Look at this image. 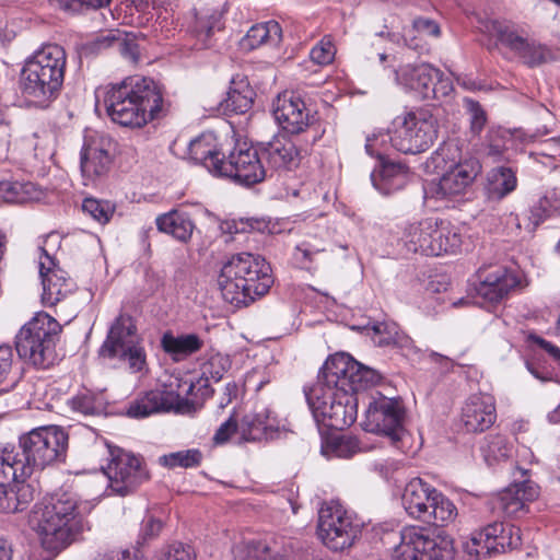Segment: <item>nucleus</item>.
I'll return each mask as SVG.
<instances>
[{"instance_id": "nucleus-1", "label": "nucleus", "mask_w": 560, "mask_h": 560, "mask_svg": "<svg viewBox=\"0 0 560 560\" xmlns=\"http://www.w3.org/2000/svg\"><path fill=\"white\" fill-rule=\"evenodd\" d=\"M95 95L114 122L130 128H140L158 118L164 105L162 86L141 75L98 88Z\"/></svg>"}, {"instance_id": "nucleus-2", "label": "nucleus", "mask_w": 560, "mask_h": 560, "mask_svg": "<svg viewBox=\"0 0 560 560\" xmlns=\"http://www.w3.org/2000/svg\"><path fill=\"white\" fill-rule=\"evenodd\" d=\"M67 67V52L57 44L42 46L25 61L20 72L19 89L25 102L47 108L61 92Z\"/></svg>"}, {"instance_id": "nucleus-3", "label": "nucleus", "mask_w": 560, "mask_h": 560, "mask_svg": "<svg viewBox=\"0 0 560 560\" xmlns=\"http://www.w3.org/2000/svg\"><path fill=\"white\" fill-rule=\"evenodd\" d=\"M273 283L270 265L260 256L241 253L221 268L218 284L228 303L241 307L265 295Z\"/></svg>"}, {"instance_id": "nucleus-4", "label": "nucleus", "mask_w": 560, "mask_h": 560, "mask_svg": "<svg viewBox=\"0 0 560 560\" xmlns=\"http://www.w3.org/2000/svg\"><path fill=\"white\" fill-rule=\"evenodd\" d=\"M79 495L71 489L60 488L43 498L33 511L44 549L59 552L71 541L72 522L81 512Z\"/></svg>"}, {"instance_id": "nucleus-5", "label": "nucleus", "mask_w": 560, "mask_h": 560, "mask_svg": "<svg viewBox=\"0 0 560 560\" xmlns=\"http://www.w3.org/2000/svg\"><path fill=\"white\" fill-rule=\"evenodd\" d=\"M203 396L209 393L205 383L199 389ZM202 407V394L195 393L192 381L170 376L160 387L140 393L127 408L130 418H145L154 413L171 412L188 415Z\"/></svg>"}, {"instance_id": "nucleus-6", "label": "nucleus", "mask_w": 560, "mask_h": 560, "mask_svg": "<svg viewBox=\"0 0 560 560\" xmlns=\"http://www.w3.org/2000/svg\"><path fill=\"white\" fill-rule=\"evenodd\" d=\"M401 242L410 253L435 257L456 253L462 246V235L451 223L428 217L407 222Z\"/></svg>"}, {"instance_id": "nucleus-7", "label": "nucleus", "mask_w": 560, "mask_h": 560, "mask_svg": "<svg viewBox=\"0 0 560 560\" xmlns=\"http://www.w3.org/2000/svg\"><path fill=\"white\" fill-rule=\"evenodd\" d=\"M61 325L49 314L38 312L15 336L19 357L36 368L48 369L56 359V343Z\"/></svg>"}, {"instance_id": "nucleus-8", "label": "nucleus", "mask_w": 560, "mask_h": 560, "mask_svg": "<svg viewBox=\"0 0 560 560\" xmlns=\"http://www.w3.org/2000/svg\"><path fill=\"white\" fill-rule=\"evenodd\" d=\"M401 502L410 517L434 526H446L457 516L455 504L421 478L405 486Z\"/></svg>"}, {"instance_id": "nucleus-9", "label": "nucleus", "mask_w": 560, "mask_h": 560, "mask_svg": "<svg viewBox=\"0 0 560 560\" xmlns=\"http://www.w3.org/2000/svg\"><path fill=\"white\" fill-rule=\"evenodd\" d=\"M382 375L362 365L343 353L330 355L312 386H322L323 392L360 393L377 385Z\"/></svg>"}, {"instance_id": "nucleus-10", "label": "nucleus", "mask_w": 560, "mask_h": 560, "mask_svg": "<svg viewBox=\"0 0 560 560\" xmlns=\"http://www.w3.org/2000/svg\"><path fill=\"white\" fill-rule=\"evenodd\" d=\"M392 147L404 154H418L432 147L438 138V119L424 108L398 115L388 132Z\"/></svg>"}, {"instance_id": "nucleus-11", "label": "nucleus", "mask_w": 560, "mask_h": 560, "mask_svg": "<svg viewBox=\"0 0 560 560\" xmlns=\"http://www.w3.org/2000/svg\"><path fill=\"white\" fill-rule=\"evenodd\" d=\"M68 434L58 427H40L19 438L20 455L30 476L35 470L63 462L68 448Z\"/></svg>"}, {"instance_id": "nucleus-12", "label": "nucleus", "mask_w": 560, "mask_h": 560, "mask_svg": "<svg viewBox=\"0 0 560 560\" xmlns=\"http://www.w3.org/2000/svg\"><path fill=\"white\" fill-rule=\"evenodd\" d=\"M303 392L317 424L343 430L357 420L359 393L323 392L322 386H305Z\"/></svg>"}, {"instance_id": "nucleus-13", "label": "nucleus", "mask_w": 560, "mask_h": 560, "mask_svg": "<svg viewBox=\"0 0 560 560\" xmlns=\"http://www.w3.org/2000/svg\"><path fill=\"white\" fill-rule=\"evenodd\" d=\"M100 355L127 362L132 373L144 370L147 354L136 320L131 315L121 312L114 319L100 348Z\"/></svg>"}, {"instance_id": "nucleus-14", "label": "nucleus", "mask_w": 560, "mask_h": 560, "mask_svg": "<svg viewBox=\"0 0 560 560\" xmlns=\"http://www.w3.org/2000/svg\"><path fill=\"white\" fill-rule=\"evenodd\" d=\"M365 410L362 427L365 431L384 435L393 446L404 450L408 433L404 427L405 409L400 400L388 398L376 392Z\"/></svg>"}, {"instance_id": "nucleus-15", "label": "nucleus", "mask_w": 560, "mask_h": 560, "mask_svg": "<svg viewBox=\"0 0 560 560\" xmlns=\"http://www.w3.org/2000/svg\"><path fill=\"white\" fill-rule=\"evenodd\" d=\"M108 453L109 460L104 468V474L114 493L126 497L150 480V470L141 455L110 446H108Z\"/></svg>"}, {"instance_id": "nucleus-16", "label": "nucleus", "mask_w": 560, "mask_h": 560, "mask_svg": "<svg viewBox=\"0 0 560 560\" xmlns=\"http://www.w3.org/2000/svg\"><path fill=\"white\" fill-rule=\"evenodd\" d=\"M228 147L226 158L222 161L218 175L250 187L266 179L268 168L264 165L260 150L243 141H233Z\"/></svg>"}, {"instance_id": "nucleus-17", "label": "nucleus", "mask_w": 560, "mask_h": 560, "mask_svg": "<svg viewBox=\"0 0 560 560\" xmlns=\"http://www.w3.org/2000/svg\"><path fill=\"white\" fill-rule=\"evenodd\" d=\"M317 528L323 544L334 551L351 547L361 533V525L352 513L332 501L319 510Z\"/></svg>"}, {"instance_id": "nucleus-18", "label": "nucleus", "mask_w": 560, "mask_h": 560, "mask_svg": "<svg viewBox=\"0 0 560 560\" xmlns=\"http://www.w3.org/2000/svg\"><path fill=\"white\" fill-rule=\"evenodd\" d=\"M521 546V529L512 524L494 522L475 530L464 542V550L477 558L491 557Z\"/></svg>"}, {"instance_id": "nucleus-19", "label": "nucleus", "mask_w": 560, "mask_h": 560, "mask_svg": "<svg viewBox=\"0 0 560 560\" xmlns=\"http://www.w3.org/2000/svg\"><path fill=\"white\" fill-rule=\"evenodd\" d=\"M273 116L281 128L291 135L306 132L311 135L307 147L313 145L320 137L315 126L314 116L306 107L304 100L292 91L280 93L273 102Z\"/></svg>"}, {"instance_id": "nucleus-20", "label": "nucleus", "mask_w": 560, "mask_h": 560, "mask_svg": "<svg viewBox=\"0 0 560 560\" xmlns=\"http://www.w3.org/2000/svg\"><path fill=\"white\" fill-rule=\"evenodd\" d=\"M482 170L481 163L474 156L460 158L445 165V172L438 182L430 184L429 190L438 199L465 195Z\"/></svg>"}, {"instance_id": "nucleus-21", "label": "nucleus", "mask_w": 560, "mask_h": 560, "mask_svg": "<svg viewBox=\"0 0 560 560\" xmlns=\"http://www.w3.org/2000/svg\"><path fill=\"white\" fill-rule=\"evenodd\" d=\"M115 148L116 142L107 135L96 133L85 138L80 159L81 172L85 180L95 182L107 175Z\"/></svg>"}, {"instance_id": "nucleus-22", "label": "nucleus", "mask_w": 560, "mask_h": 560, "mask_svg": "<svg viewBox=\"0 0 560 560\" xmlns=\"http://www.w3.org/2000/svg\"><path fill=\"white\" fill-rule=\"evenodd\" d=\"M38 260L39 276L43 284L42 302L54 306L74 290V282L62 270L56 258L49 255L45 247H40Z\"/></svg>"}, {"instance_id": "nucleus-23", "label": "nucleus", "mask_w": 560, "mask_h": 560, "mask_svg": "<svg viewBox=\"0 0 560 560\" xmlns=\"http://www.w3.org/2000/svg\"><path fill=\"white\" fill-rule=\"evenodd\" d=\"M441 548L429 530L420 526H407L400 533V544L390 555V560H439Z\"/></svg>"}, {"instance_id": "nucleus-24", "label": "nucleus", "mask_w": 560, "mask_h": 560, "mask_svg": "<svg viewBox=\"0 0 560 560\" xmlns=\"http://www.w3.org/2000/svg\"><path fill=\"white\" fill-rule=\"evenodd\" d=\"M478 296L489 303H499L518 285V278L505 266L489 264L481 266L477 271Z\"/></svg>"}, {"instance_id": "nucleus-25", "label": "nucleus", "mask_w": 560, "mask_h": 560, "mask_svg": "<svg viewBox=\"0 0 560 560\" xmlns=\"http://www.w3.org/2000/svg\"><path fill=\"white\" fill-rule=\"evenodd\" d=\"M232 141H220L211 132H202L190 140L187 148V154L191 161L205 166L210 173L218 175L222 161L226 158L228 147Z\"/></svg>"}, {"instance_id": "nucleus-26", "label": "nucleus", "mask_w": 560, "mask_h": 560, "mask_svg": "<svg viewBox=\"0 0 560 560\" xmlns=\"http://www.w3.org/2000/svg\"><path fill=\"white\" fill-rule=\"evenodd\" d=\"M260 152L270 170L291 171L300 165L307 148L299 147L291 139L277 138L261 147Z\"/></svg>"}, {"instance_id": "nucleus-27", "label": "nucleus", "mask_w": 560, "mask_h": 560, "mask_svg": "<svg viewBox=\"0 0 560 560\" xmlns=\"http://www.w3.org/2000/svg\"><path fill=\"white\" fill-rule=\"evenodd\" d=\"M495 405L490 396L472 395L462 409V424L470 433L486 431L495 422Z\"/></svg>"}, {"instance_id": "nucleus-28", "label": "nucleus", "mask_w": 560, "mask_h": 560, "mask_svg": "<svg viewBox=\"0 0 560 560\" xmlns=\"http://www.w3.org/2000/svg\"><path fill=\"white\" fill-rule=\"evenodd\" d=\"M538 495L539 487L534 481L529 479H524L520 482L514 481L498 494L495 506L506 516H517Z\"/></svg>"}, {"instance_id": "nucleus-29", "label": "nucleus", "mask_w": 560, "mask_h": 560, "mask_svg": "<svg viewBox=\"0 0 560 560\" xmlns=\"http://www.w3.org/2000/svg\"><path fill=\"white\" fill-rule=\"evenodd\" d=\"M280 429V420L269 407H258L255 412L243 418L240 432L243 440L255 442L272 440Z\"/></svg>"}, {"instance_id": "nucleus-30", "label": "nucleus", "mask_w": 560, "mask_h": 560, "mask_svg": "<svg viewBox=\"0 0 560 560\" xmlns=\"http://www.w3.org/2000/svg\"><path fill=\"white\" fill-rule=\"evenodd\" d=\"M477 28L488 37V49L495 48L501 44L516 55L526 39L509 21L480 19Z\"/></svg>"}, {"instance_id": "nucleus-31", "label": "nucleus", "mask_w": 560, "mask_h": 560, "mask_svg": "<svg viewBox=\"0 0 560 560\" xmlns=\"http://www.w3.org/2000/svg\"><path fill=\"white\" fill-rule=\"evenodd\" d=\"M435 77H439V69L424 62L407 63L396 70L397 82L422 100H430V93H433L431 85Z\"/></svg>"}, {"instance_id": "nucleus-32", "label": "nucleus", "mask_w": 560, "mask_h": 560, "mask_svg": "<svg viewBox=\"0 0 560 560\" xmlns=\"http://www.w3.org/2000/svg\"><path fill=\"white\" fill-rule=\"evenodd\" d=\"M373 186L383 195L402 189L409 182V168L401 163L382 160L371 174Z\"/></svg>"}, {"instance_id": "nucleus-33", "label": "nucleus", "mask_w": 560, "mask_h": 560, "mask_svg": "<svg viewBox=\"0 0 560 560\" xmlns=\"http://www.w3.org/2000/svg\"><path fill=\"white\" fill-rule=\"evenodd\" d=\"M30 477L19 447L13 444L0 447V487L11 486L13 481H25Z\"/></svg>"}, {"instance_id": "nucleus-34", "label": "nucleus", "mask_w": 560, "mask_h": 560, "mask_svg": "<svg viewBox=\"0 0 560 560\" xmlns=\"http://www.w3.org/2000/svg\"><path fill=\"white\" fill-rule=\"evenodd\" d=\"M155 223L161 233L168 234L182 243H187L191 238L195 229L189 215L177 210L160 214Z\"/></svg>"}, {"instance_id": "nucleus-35", "label": "nucleus", "mask_w": 560, "mask_h": 560, "mask_svg": "<svg viewBox=\"0 0 560 560\" xmlns=\"http://www.w3.org/2000/svg\"><path fill=\"white\" fill-rule=\"evenodd\" d=\"M161 345L163 350L170 354L174 361L178 362L198 352L203 347V340L195 334L175 337L166 332L162 337Z\"/></svg>"}, {"instance_id": "nucleus-36", "label": "nucleus", "mask_w": 560, "mask_h": 560, "mask_svg": "<svg viewBox=\"0 0 560 560\" xmlns=\"http://www.w3.org/2000/svg\"><path fill=\"white\" fill-rule=\"evenodd\" d=\"M255 92L247 79L243 75H235L225 98V108L235 114L247 113L254 102Z\"/></svg>"}, {"instance_id": "nucleus-37", "label": "nucleus", "mask_w": 560, "mask_h": 560, "mask_svg": "<svg viewBox=\"0 0 560 560\" xmlns=\"http://www.w3.org/2000/svg\"><path fill=\"white\" fill-rule=\"evenodd\" d=\"M480 452L488 466L508 460L514 452L513 441L503 434H488L480 446Z\"/></svg>"}, {"instance_id": "nucleus-38", "label": "nucleus", "mask_w": 560, "mask_h": 560, "mask_svg": "<svg viewBox=\"0 0 560 560\" xmlns=\"http://www.w3.org/2000/svg\"><path fill=\"white\" fill-rule=\"evenodd\" d=\"M231 368V360L230 357L222 353H214L211 354L201 365V377L192 384L195 386V393L198 395L203 394L202 390L199 389L200 383H205L207 386L209 393L207 395H202V404L205 402L206 398L211 396L212 389L209 386V381L219 382L223 375L230 370Z\"/></svg>"}, {"instance_id": "nucleus-39", "label": "nucleus", "mask_w": 560, "mask_h": 560, "mask_svg": "<svg viewBox=\"0 0 560 560\" xmlns=\"http://www.w3.org/2000/svg\"><path fill=\"white\" fill-rule=\"evenodd\" d=\"M42 191L31 182L1 180L0 199L7 203H27L42 198Z\"/></svg>"}, {"instance_id": "nucleus-40", "label": "nucleus", "mask_w": 560, "mask_h": 560, "mask_svg": "<svg viewBox=\"0 0 560 560\" xmlns=\"http://www.w3.org/2000/svg\"><path fill=\"white\" fill-rule=\"evenodd\" d=\"M245 560H295L291 545H280L277 541L253 540L247 544Z\"/></svg>"}, {"instance_id": "nucleus-41", "label": "nucleus", "mask_w": 560, "mask_h": 560, "mask_svg": "<svg viewBox=\"0 0 560 560\" xmlns=\"http://www.w3.org/2000/svg\"><path fill=\"white\" fill-rule=\"evenodd\" d=\"M516 172L512 167L498 166L488 173V195L501 200L516 189Z\"/></svg>"}, {"instance_id": "nucleus-42", "label": "nucleus", "mask_w": 560, "mask_h": 560, "mask_svg": "<svg viewBox=\"0 0 560 560\" xmlns=\"http://www.w3.org/2000/svg\"><path fill=\"white\" fill-rule=\"evenodd\" d=\"M282 37V28L277 21L270 20L265 23L253 25L243 39L244 47L248 49L258 48L261 45H277Z\"/></svg>"}, {"instance_id": "nucleus-43", "label": "nucleus", "mask_w": 560, "mask_h": 560, "mask_svg": "<svg viewBox=\"0 0 560 560\" xmlns=\"http://www.w3.org/2000/svg\"><path fill=\"white\" fill-rule=\"evenodd\" d=\"M20 381V372L11 346H0V396L12 392Z\"/></svg>"}, {"instance_id": "nucleus-44", "label": "nucleus", "mask_w": 560, "mask_h": 560, "mask_svg": "<svg viewBox=\"0 0 560 560\" xmlns=\"http://www.w3.org/2000/svg\"><path fill=\"white\" fill-rule=\"evenodd\" d=\"M375 332L374 341L380 347H397L409 349L412 347V339L401 331L396 323H378L373 327Z\"/></svg>"}, {"instance_id": "nucleus-45", "label": "nucleus", "mask_w": 560, "mask_h": 560, "mask_svg": "<svg viewBox=\"0 0 560 560\" xmlns=\"http://www.w3.org/2000/svg\"><path fill=\"white\" fill-rule=\"evenodd\" d=\"M559 212L560 199L557 197L556 192L545 195L530 207L527 229L535 231L540 223Z\"/></svg>"}, {"instance_id": "nucleus-46", "label": "nucleus", "mask_w": 560, "mask_h": 560, "mask_svg": "<svg viewBox=\"0 0 560 560\" xmlns=\"http://www.w3.org/2000/svg\"><path fill=\"white\" fill-rule=\"evenodd\" d=\"M203 455L198 448L183 450L165 454L159 458V463L170 469L174 468H196L202 463Z\"/></svg>"}, {"instance_id": "nucleus-47", "label": "nucleus", "mask_w": 560, "mask_h": 560, "mask_svg": "<svg viewBox=\"0 0 560 560\" xmlns=\"http://www.w3.org/2000/svg\"><path fill=\"white\" fill-rule=\"evenodd\" d=\"M222 13L219 10L207 9L196 14L197 36L207 45L215 31H221Z\"/></svg>"}, {"instance_id": "nucleus-48", "label": "nucleus", "mask_w": 560, "mask_h": 560, "mask_svg": "<svg viewBox=\"0 0 560 560\" xmlns=\"http://www.w3.org/2000/svg\"><path fill=\"white\" fill-rule=\"evenodd\" d=\"M516 56L528 67H537L551 59V51L544 45L525 39Z\"/></svg>"}, {"instance_id": "nucleus-49", "label": "nucleus", "mask_w": 560, "mask_h": 560, "mask_svg": "<svg viewBox=\"0 0 560 560\" xmlns=\"http://www.w3.org/2000/svg\"><path fill=\"white\" fill-rule=\"evenodd\" d=\"M70 405L73 410L83 415L100 413L105 407L103 397L89 390L75 395Z\"/></svg>"}, {"instance_id": "nucleus-50", "label": "nucleus", "mask_w": 560, "mask_h": 560, "mask_svg": "<svg viewBox=\"0 0 560 560\" xmlns=\"http://www.w3.org/2000/svg\"><path fill=\"white\" fill-rule=\"evenodd\" d=\"M82 211L96 222L106 224L114 213V208L108 201L85 198L82 203Z\"/></svg>"}, {"instance_id": "nucleus-51", "label": "nucleus", "mask_w": 560, "mask_h": 560, "mask_svg": "<svg viewBox=\"0 0 560 560\" xmlns=\"http://www.w3.org/2000/svg\"><path fill=\"white\" fill-rule=\"evenodd\" d=\"M117 40H120V31L112 30L106 33L98 34L93 39L85 43L83 51L85 55H97L113 47L117 44Z\"/></svg>"}, {"instance_id": "nucleus-52", "label": "nucleus", "mask_w": 560, "mask_h": 560, "mask_svg": "<svg viewBox=\"0 0 560 560\" xmlns=\"http://www.w3.org/2000/svg\"><path fill=\"white\" fill-rule=\"evenodd\" d=\"M336 47L330 36H324L310 52L313 62L319 66H326L334 61Z\"/></svg>"}, {"instance_id": "nucleus-53", "label": "nucleus", "mask_w": 560, "mask_h": 560, "mask_svg": "<svg viewBox=\"0 0 560 560\" xmlns=\"http://www.w3.org/2000/svg\"><path fill=\"white\" fill-rule=\"evenodd\" d=\"M464 102L467 113L469 115L470 132L474 136H479L487 124V113L481 107L480 103L475 100L465 98Z\"/></svg>"}, {"instance_id": "nucleus-54", "label": "nucleus", "mask_w": 560, "mask_h": 560, "mask_svg": "<svg viewBox=\"0 0 560 560\" xmlns=\"http://www.w3.org/2000/svg\"><path fill=\"white\" fill-rule=\"evenodd\" d=\"M328 446L336 456L349 458L359 451V441L353 436H334L329 440Z\"/></svg>"}, {"instance_id": "nucleus-55", "label": "nucleus", "mask_w": 560, "mask_h": 560, "mask_svg": "<svg viewBox=\"0 0 560 560\" xmlns=\"http://www.w3.org/2000/svg\"><path fill=\"white\" fill-rule=\"evenodd\" d=\"M159 560H196V553L191 546L176 541L161 550Z\"/></svg>"}, {"instance_id": "nucleus-56", "label": "nucleus", "mask_w": 560, "mask_h": 560, "mask_svg": "<svg viewBox=\"0 0 560 560\" xmlns=\"http://www.w3.org/2000/svg\"><path fill=\"white\" fill-rule=\"evenodd\" d=\"M430 100H441L442 97L448 96L453 92V83L450 78L439 70V77L432 81Z\"/></svg>"}, {"instance_id": "nucleus-57", "label": "nucleus", "mask_w": 560, "mask_h": 560, "mask_svg": "<svg viewBox=\"0 0 560 560\" xmlns=\"http://www.w3.org/2000/svg\"><path fill=\"white\" fill-rule=\"evenodd\" d=\"M163 529V522L153 515H148L143 518L140 529V536L143 541L153 539L160 535Z\"/></svg>"}, {"instance_id": "nucleus-58", "label": "nucleus", "mask_w": 560, "mask_h": 560, "mask_svg": "<svg viewBox=\"0 0 560 560\" xmlns=\"http://www.w3.org/2000/svg\"><path fill=\"white\" fill-rule=\"evenodd\" d=\"M121 55L133 63L140 59L139 45L133 38H129L120 32V40H117Z\"/></svg>"}, {"instance_id": "nucleus-59", "label": "nucleus", "mask_w": 560, "mask_h": 560, "mask_svg": "<svg viewBox=\"0 0 560 560\" xmlns=\"http://www.w3.org/2000/svg\"><path fill=\"white\" fill-rule=\"evenodd\" d=\"M14 483L11 489L15 493V498L19 499L16 501L21 511L25 510L27 505L34 499V489L31 485L25 483V481H13Z\"/></svg>"}, {"instance_id": "nucleus-60", "label": "nucleus", "mask_w": 560, "mask_h": 560, "mask_svg": "<svg viewBox=\"0 0 560 560\" xmlns=\"http://www.w3.org/2000/svg\"><path fill=\"white\" fill-rule=\"evenodd\" d=\"M255 223L252 220H226L223 221L220 225V229L223 233L226 234H238V233H247L255 229Z\"/></svg>"}, {"instance_id": "nucleus-61", "label": "nucleus", "mask_w": 560, "mask_h": 560, "mask_svg": "<svg viewBox=\"0 0 560 560\" xmlns=\"http://www.w3.org/2000/svg\"><path fill=\"white\" fill-rule=\"evenodd\" d=\"M240 430V425L237 423L234 413L230 416V418L224 421L217 430L213 441L217 444L225 443L233 433Z\"/></svg>"}, {"instance_id": "nucleus-62", "label": "nucleus", "mask_w": 560, "mask_h": 560, "mask_svg": "<svg viewBox=\"0 0 560 560\" xmlns=\"http://www.w3.org/2000/svg\"><path fill=\"white\" fill-rule=\"evenodd\" d=\"M412 26L420 35L439 37L441 34L439 24L431 19L418 18L413 21Z\"/></svg>"}, {"instance_id": "nucleus-63", "label": "nucleus", "mask_w": 560, "mask_h": 560, "mask_svg": "<svg viewBox=\"0 0 560 560\" xmlns=\"http://www.w3.org/2000/svg\"><path fill=\"white\" fill-rule=\"evenodd\" d=\"M527 341L530 342L532 345L539 347L541 350L547 352L552 359L560 362V348L558 346L535 334H529L527 336Z\"/></svg>"}, {"instance_id": "nucleus-64", "label": "nucleus", "mask_w": 560, "mask_h": 560, "mask_svg": "<svg viewBox=\"0 0 560 560\" xmlns=\"http://www.w3.org/2000/svg\"><path fill=\"white\" fill-rule=\"evenodd\" d=\"M49 2L51 7L70 14L80 13L86 8L84 0H49Z\"/></svg>"}]
</instances>
